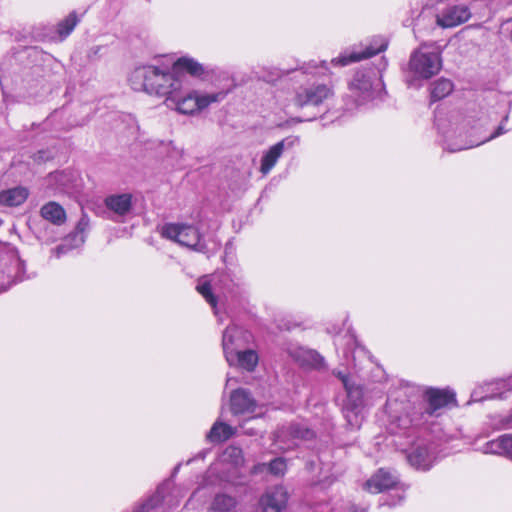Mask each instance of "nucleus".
Wrapping results in <instances>:
<instances>
[{
	"mask_svg": "<svg viewBox=\"0 0 512 512\" xmlns=\"http://www.w3.org/2000/svg\"><path fill=\"white\" fill-rule=\"evenodd\" d=\"M456 406V395L450 389L428 388L424 392V402L407 400L401 403L390 400V423L388 431L394 435H406L414 427L428 422L431 417H439L445 409Z\"/></svg>",
	"mask_w": 512,
	"mask_h": 512,
	"instance_id": "1",
	"label": "nucleus"
},
{
	"mask_svg": "<svg viewBox=\"0 0 512 512\" xmlns=\"http://www.w3.org/2000/svg\"><path fill=\"white\" fill-rule=\"evenodd\" d=\"M129 84L134 91L164 97L166 101L183 89V79L174 73L172 66L159 61L135 67L129 76Z\"/></svg>",
	"mask_w": 512,
	"mask_h": 512,
	"instance_id": "2",
	"label": "nucleus"
},
{
	"mask_svg": "<svg viewBox=\"0 0 512 512\" xmlns=\"http://www.w3.org/2000/svg\"><path fill=\"white\" fill-rule=\"evenodd\" d=\"M197 291L211 305L218 315V304L224 305L234 301L245 292V283L241 275L230 270H223L198 280Z\"/></svg>",
	"mask_w": 512,
	"mask_h": 512,
	"instance_id": "3",
	"label": "nucleus"
},
{
	"mask_svg": "<svg viewBox=\"0 0 512 512\" xmlns=\"http://www.w3.org/2000/svg\"><path fill=\"white\" fill-rule=\"evenodd\" d=\"M442 68L440 52L434 44L424 43L415 49L408 63V84L417 80H428L439 73Z\"/></svg>",
	"mask_w": 512,
	"mask_h": 512,
	"instance_id": "4",
	"label": "nucleus"
},
{
	"mask_svg": "<svg viewBox=\"0 0 512 512\" xmlns=\"http://www.w3.org/2000/svg\"><path fill=\"white\" fill-rule=\"evenodd\" d=\"M349 89L359 105L380 98L384 89L380 68L370 66L356 71Z\"/></svg>",
	"mask_w": 512,
	"mask_h": 512,
	"instance_id": "5",
	"label": "nucleus"
},
{
	"mask_svg": "<svg viewBox=\"0 0 512 512\" xmlns=\"http://www.w3.org/2000/svg\"><path fill=\"white\" fill-rule=\"evenodd\" d=\"M333 374L343 383L347 398L343 405V414L351 429L360 428L363 421V387L342 371L334 370Z\"/></svg>",
	"mask_w": 512,
	"mask_h": 512,
	"instance_id": "6",
	"label": "nucleus"
},
{
	"mask_svg": "<svg viewBox=\"0 0 512 512\" xmlns=\"http://www.w3.org/2000/svg\"><path fill=\"white\" fill-rule=\"evenodd\" d=\"M364 489L370 493H382L392 490L393 494L387 496L382 504L394 507L400 504L405 498V490L403 484L400 483L399 477L394 470L380 468L375 472L364 484Z\"/></svg>",
	"mask_w": 512,
	"mask_h": 512,
	"instance_id": "7",
	"label": "nucleus"
},
{
	"mask_svg": "<svg viewBox=\"0 0 512 512\" xmlns=\"http://www.w3.org/2000/svg\"><path fill=\"white\" fill-rule=\"evenodd\" d=\"M176 92L173 99L166 101L168 106H175L177 112L185 115H193L210 106L213 103L221 102L226 97V92L202 93L198 90H191L181 96Z\"/></svg>",
	"mask_w": 512,
	"mask_h": 512,
	"instance_id": "8",
	"label": "nucleus"
},
{
	"mask_svg": "<svg viewBox=\"0 0 512 512\" xmlns=\"http://www.w3.org/2000/svg\"><path fill=\"white\" fill-rule=\"evenodd\" d=\"M163 238L175 241L197 252L206 253L207 245L199 229L185 223H166L160 228Z\"/></svg>",
	"mask_w": 512,
	"mask_h": 512,
	"instance_id": "9",
	"label": "nucleus"
},
{
	"mask_svg": "<svg viewBox=\"0 0 512 512\" xmlns=\"http://www.w3.org/2000/svg\"><path fill=\"white\" fill-rule=\"evenodd\" d=\"M227 460H231L234 466L240 465L243 462L242 450L235 446L226 448L222 458L211 464L206 471L201 484L203 487L229 481V477L224 473L227 470L224 462Z\"/></svg>",
	"mask_w": 512,
	"mask_h": 512,
	"instance_id": "10",
	"label": "nucleus"
},
{
	"mask_svg": "<svg viewBox=\"0 0 512 512\" xmlns=\"http://www.w3.org/2000/svg\"><path fill=\"white\" fill-rule=\"evenodd\" d=\"M333 89L323 83H313L299 87L295 92L294 104L298 107L319 106L332 98Z\"/></svg>",
	"mask_w": 512,
	"mask_h": 512,
	"instance_id": "11",
	"label": "nucleus"
},
{
	"mask_svg": "<svg viewBox=\"0 0 512 512\" xmlns=\"http://www.w3.org/2000/svg\"><path fill=\"white\" fill-rule=\"evenodd\" d=\"M407 460L417 470H430L437 460L436 445L427 441L418 442L407 454Z\"/></svg>",
	"mask_w": 512,
	"mask_h": 512,
	"instance_id": "12",
	"label": "nucleus"
},
{
	"mask_svg": "<svg viewBox=\"0 0 512 512\" xmlns=\"http://www.w3.org/2000/svg\"><path fill=\"white\" fill-rule=\"evenodd\" d=\"M471 15L465 4H446L437 10L436 23L441 28H453L468 21Z\"/></svg>",
	"mask_w": 512,
	"mask_h": 512,
	"instance_id": "13",
	"label": "nucleus"
},
{
	"mask_svg": "<svg viewBox=\"0 0 512 512\" xmlns=\"http://www.w3.org/2000/svg\"><path fill=\"white\" fill-rule=\"evenodd\" d=\"M388 42L382 38L377 37L367 45L364 49L357 51H345L341 55L331 60V64L334 66H347L351 63L358 62L362 59L370 58L384 50H386Z\"/></svg>",
	"mask_w": 512,
	"mask_h": 512,
	"instance_id": "14",
	"label": "nucleus"
},
{
	"mask_svg": "<svg viewBox=\"0 0 512 512\" xmlns=\"http://www.w3.org/2000/svg\"><path fill=\"white\" fill-rule=\"evenodd\" d=\"M299 137L288 136L276 144L272 145L268 150L263 152L260 160L259 171L263 175H267L277 164L279 158L283 155L285 150H290L299 144Z\"/></svg>",
	"mask_w": 512,
	"mask_h": 512,
	"instance_id": "15",
	"label": "nucleus"
},
{
	"mask_svg": "<svg viewBox=\"0 0 512 512\" xmlns=\"http://www.w3.org/2000/svg\"><path fill=\"white\" fill-rule=\"evenodd\" d=\"M512 390V375L507 379H499L476 388L471 394V401L478 402L486 399L504 398Z\"/></svg>",
	"mask_w": 512,
	"mask_h": 512,
	"instance_id": "16",
	"label": "nucleus"
},
{
	"mask_svg": "<svg viewBox=\"0 0 512 512\" xmlns=\"http://www.w3.org/2000/svg\"><path fill=\"white\" fill-rule=\"evenodd\" d=\"M509 115V105L503 104L500 105L497 109L488 111L485 119L480 118L479 120L483 122V125L490 122L499 121V124L495 127V129L484 140H482L480 144L494 140L511 131V128L508 127ZM476 145H479V143Z\"/></svg>",
	"mask_w": 512,
	"mask_h": 512,
	"instance_id": "17",
	"label": "nucleus"
},
{
	"mask_svg": "<svg viewBox=\"0 0 512 512\" xmlns=\"http://www.w3.org/2000/svg\"><path fill=\"white\" fill-rule=\"evenodd\" d=\"M225 359L229 366H236L247 371H253L258 364V355L252 349L232 351L228 336L225 338Z\"/></svg>",
	"mask_w": 512,
	"mask_h": 512,
	"instance_id": "18",
	"label": "nucleus"
},
{
	"mask_svg": "<svg viewBox=\"0 0 512 512\" xmlns=\"http://www.w3.org/2000/svg\"><path fill=\"white\" fill-rule=\"evenodd\" d=\"M288 501L287 490L283 486L268 489L260 498L262 512H283Z\"/></svg>",
	"mask_w": 512,
	"mask_h": 512,
	"instance_id": "19",
	"label": "nucleus"
},
{
	"mask_svg": "<svg viewBox=\"0 0 512 512\" xmlns=\"http://www.w3.org/2000/svg\"><path fill=\"white\" fill-rule=\"evenodd\" d=\"M288 354L300 366L315 369L324 367V358L314 350L293 345L288 348Z\"/></svg>",
	"mask_w": 512,
	"mask_h": 512,
	"instance_id": "20",
	"label": "nucleus"
},
{
	"mask_svg": "<svg viewBox=\"0 0 512 512\" xmlns=\"http://www.w3.org/2000/svg\"><path fill=\"white\" fill-rule=\"evenodd\" d=\"M230 406L234 415H243L254 413L257 404L249 391L240 388L231 393Z\"/></svg>",
	"mask_w": 512,
	"mask_h": 512,
	"instance_id": "21",
	"label": "nucleus"
},
{
	"mask_svg": "<svg viewBox=\"0 0 512 512\" xmlns=\"http://www.w3.org/2000/svg\"><path fill=\"white\" fill-rule=\"evenodd\" d=\"M174 73L179 76L181 79L183 78L182 72H187L193 77H198L204 79L205 76L212 72V70L208 69L197 60L189 56H183L178 58L173 64H171Z\"/></svg>",
	"mask_w": 512,
	"mask_h": 512,
	"instance_id": "22",
	"label": "nucleus"
},
{
	"mask_svg": "<svg viewBox=\"0 0 512 512\" xmlns=\"http://www.w3.org/2000/svg\"><path fill=\"white\" fill-rule=\"evenodd\" d=\"M482 451L485 454L501 455L512 459V435L505 434L488 441L482 447Z\"/></svg>",
	"mask_w": 512,
	"mask_h": 512,
	"instance_id": "23",
	"label": "nucleus"
},
{
	"mask_svg": "<svg viewBox=\"0 0 512 512\" xmlns=\"http://www.w3.org/2000/svg\"><path fill=\"white\" fill-rule=\"evenodd\" d=\"M228 336L231 350L232 351H238L239 349H243L245 345L248 343L250 334L245 331L243 328L231 325L225 329L223 332V338H222V347L223 352L225 353V338Z\"/></svg>",
	"mask_w": 512,
	"mask_h": 512,
	"instance_id": "24",
	"label": "nucleus"
},
{
	"mask_svg": "<svg viewBox=\"0 0 512 512\" xmlns=\"http://www.w3.org/2000/svg\"><path fill=\"white\" fill-rule=\"evenodd\" d=\"M106 207L118 216L128 214L132 208V195L130 193L114 194L106 197Z\"/></svg>",
	"mask_w": 512,
	"mask_h": 512,
	"instance_id": "25",
	"label": "nucleus"
},
{
	"mask_svg": "<svg viewBox=\"0 0 512 512\" xmlns=\"http://www.w3.org/2000/svg\"><path fill=\"white\" fill-rule=\"evenodd\" d=\"M237 505L238 499L234 495L218 492L211 500L209 512H233Z\"/></svg>",
	"mask_w": 512,
	"mask_h": 512,
	"instance_id": "26",
	"label": "nucleus"
},
{
	"mask_svg": "<svg viewBox=\"0 0 512 512\" xmlns=\"http://www.w3.org/2000/svg\"><path fill=\"white\" fill-rule=\"evenodd\" d=\"M28 195V189L22 186L4 190L0 193V205L8 207L19 206L26 201Z\"/></svg>",
	"mask_w": 512,
	"mask_h": 512,
	"instance_id": "27",
	"label": "nucleus"
},
{
	"mask_svg": "<svg viewBox=\"0 0 512 512\" xmlns=\"http://www.w3.org/2000/svg\"><path fill=\"white\" fill-rule=\"evenodd\" d=\"M41 215L44 219L55 225H61L66 220L65 210L55 202H49L41 208Z\"/></svg>",
	"mask_w": 512,
	"mask_h": 512,
	"instance_id": "28",
	"label": "nucleus"
},
{
	"mask_svg": "<svg viewBox=\"0 0 512 512\" xmlns=\"http://www.w3.org/2000/svg\"><path fill=\"white\" fill-rule=\"evenodd\" d=\"M234 434V429L221 421H216L207 434V440L219 443L228 440Z\"/></svg>",
	"mask_w": 512,
	"mask_h": 512,
	"instance_id": "29",
	"label": "nucleus"
},
{
	"mask_svg": "<svg viewBox=\"0 0 512 512\" xmlns=\"http://www.w3.org/2000/svg\"><path fill=\"white\" fill-rule=\"evenodd\" d=\"M284 433H292V438L296 445H298L300 441H310L315 437L314 431L303 423H290L285 425Z\"/></svg>",
	"mask_w": 512,
	"mask_h": 512,
	"instance_id": "30",
	"label": "nucleus"
},
{
	"mask_svg": "<svg viewBox=\"0 0 512 512\" xmlns=\"http://www.w3.org/2000/svg\"><path fill=\"white\" fill-rule=\"evenodd\" d=\"M85 242V235L76 233L75 231L70 233L63 242L58 245L55 249L56 256L59 258L61 255L68 253L69 251L76 249L83 245Z\"/></svg>",
	"mask_w": 512,
	"mask_h": 512,
	"instance_id": "31",
	"label": "nucleus"
},
{
	"mask_svg": "<svg viewBox=\"0 0 512 512\" xmlns=\"http://www.w3.org/2000/svg\"><path fill=\"white\" fill-rule=\"evenodd\" d=\"M286 469V460L282 457H277L271 460L269 463H262L255 466L256 472H263L267 470L274 476H283L286 472Z\"/></svg>",
	"mask_w": 512,
	"mask_h": 512,
	"instance_id": "32",
	"label": "nucleus"
},
{
	"mask_svg": "<svg viewBox=\"0 0 512 512\" xmlns=\"http://www.w3.org/2000/svg\"><path fill=\"white\" fill-rule=\"evenodd\" d=\"M453 90V83L445 78L435 81L431 85V100L438 101L448 96Z\"/></svg>",
	"mask_w": 512,
	"mask_h": 512,
	"instance_id": "33",
	"label": "nucleus"
},
{
	"mask_svg": "<svg viewBox=\"0 0 512 512\" xmlns=\"http://www.w3.org/2000/svg\"><path fill=\"white\" fill-rule=\"evenodd\" d=\"M80 18L76 12H71L65 19L60 21L57 25V33L61 39H65L74 30L79 23Z\"/></svg>",
	"mask_w": 512,
	"mask_h": 512,
	"instance_id": "34",
	"label": "nucleus"
},
{
	"mask_svg": "<svg viewBox=\"0 0 512 512\" xmlns=\"http://www.w3.org/2000/svg\"><path fill=\"white\" fill-rule=\"evenodd\" d=\"M285 425L279 427L275 432V443L279 446L280 449L289 450L296 446L294 439L292 438V433H284Z\"/></svg>",
	"mask_w": 512,
	"mask_h": 512,
	"instance_id": "35",
	"label": "nucleus"
},
{
	"mask_svg": "<svg viewBox=\"0 0 512 512\" xmlns=\"http://www.w3.org/2000/svg\"><path fill=\"white\" fill-rule=\"evenodd\" d=\"M436 125H437L439 132L442 134V137H443L441 139V145L444 150H447L449 152H456V151H461L466 148L465 146H463V144L449 142L450 134L448 131L444 130V127L440 123L439 119H436Z\"/></svg>",
	"mask_w": 512,
	"mask_h": 512,
	"instance_id": "36",
	"label": "nucleus"
},
{
	"mask_svg": "<svg viewBox=\"0 0 512 512\" xmlns=\"http://www.w3.org/2000/svg\"><path fill=\"white\" fill-rule=\"evenodd\" d=\"M328 70L326 61L317 62L315 60L310 61L309 63L303 65L299 72L301 75H316V74H324L325 71Z\"/></svg>",
	"mask_w": 512,
	"mask_h": 512,
	"instance_id": "37",
	"label": "nucleus"
},
{
	"mask_svg": "<svg viewBox=\"0 0 512 512\" xmlns=\"http://www.w3.org/2000/svg\"><path fill=\"white\" fill-rule=\"evenodd\" d=\"M88 228H89V219L86 215H83L76 225L75 232L85 235Z\"/></svg>",
	"mask_w": 512,
	"mask_h": 512,
	"instance_id": "38",
	"label": "nucleus"
},
{
	"mask_svg": "<svg viewBox=\"0 0 512 512\" xmlns=\"http://www.w3.org/2000/svg\"><path fill=\"white\" fill-rule=\"evenodd\" d=\"M88 228H89V219L86 215H83L76 225L75 232L85 235Z\"/></svg>",
	"mask_w": 512,
	"mask_h": 512,
	"instance_id": "39",
	"label": "nucleus"
},
{
	"mask_svg": "<svg viewBox=\"0 0 512 512\" xmlns=\"http://www.w3.org/2000/svg\"><path fill=\"white\" fill-rule=\"evenodd\" d=\"M409 389H410L409 387H405V388H403V399H399V397H401V394H398V397H396V398H392V397L388 398V400H387V404H386V409H387V413H388V423H387V426L389 425L390 420H391V417H390V411H389V409H388V402H389L390 400H393V401H396V400H397V401H398V403H401V402H403V401L412 400L411 398H408V390H409Z\"/></svg>",
	"mask_w": 512,
	"mask_h": 512,
	"instance_id": "40",
	"label": "nucleus"
},
{
	"mask_svg": "<svg viewBox=\"0 0 512 512\" xmlns=\"http://www.w3.org/2000/svg\"><path fill=\"white\" fill-rule=\"evenodd\" d=\"M500 427L503 429H510L512 428V413L504 416L500 421Z\"/></svg>",
	"mask_w": 512,
	"mask_h": 512,
	"instance_id": "41",
	"label": "nucleus"
},
{
	"mask_svg": "<svg viewBox=\"0 0 512 512\" xmlns=\"http://www.w3.org/2000/svg\"><path fill=\"white\" fill-rule=\"evenodd\" d=\"M209 452H210V449L202 450V451H200V452L196 455L195 459H202V460H203V459H205V457L207 456V454H208Z\"/></svg>",
	"mask_w": 512,
	"mask_h": 512,
	"instance_id": "42",
	"label": "nucleus"
},
{
	"mask_svg": "<svg viewBox=\"0 0 512 512\" xmlns=\"http://www.w3.org/2000/svg\"><path fill=\"white\" fill-rule=\"evenodd\" d=\"M13 253L15 255V258H16V262H17V265L20 266L22 265V261L20 260L19 256H18V252L16 250L13 249Z\"/></svg>",
	"mask_w": 512,
	"mask_h": 512,
	"instance_id": "43",
	"label": "nucleus"
},
{
	"mask_svg": "<svg viewBox=\"0 0 512 512\" xmlns=\"http://www.w3.org/2000/svg\"><path fill=\"white\" fill-rule=\"evenodd\" d=\"M101 49H102V47H101V46H96V47H93V48L91 49V52H92L94 55H97V54L100 52V50H101Z\"/></svg>",
	"mask_w": 512,
	"mask_h": 512,
	"instance_id": "44",
	"label": "nucleus"
},
{
	"mask_svg": "<svg viewBox=\"0 0 512 512\" xmlns=\"http://www.w3.org/2000/svg\"><path fill=\"white\" fill-rule=\"evenodd\" d=\"M62 176V173H54V174H51L50 175V179H55L57 180L59 177Z\"/></svg>",
	"mask_w": 512,
	"mask_h": 512,
	"instance_id": "45",
	"label": "nucleus"
},
{
	"mask_svg": "<svg viewBox=\"0 0 512 512\" xmlns=\"http://www.w3.org/2000/svg\"><path fill=\"white\" fill-rule=\"evenodd\" d=\"M246 433L249 434V435L256 434V432L253 429L247 430Z\"/></svg>",
	"mask_w": 512,
	"mask_h": 512,
	"instance_id": "46",
	"label": "nucleus"
},
{
	"mask_svg": "<svg viewBox=\"0 0 512 512\" xmlns=\"http://www.w3.org/2000/svg\"><path fill=\"white\" fill-rule=\"evenodd\" d=\"M352 512H366V511L362 508H355Z\"/></svg>",
	"mask_w": 512,
	"mask_h": 512,
	"instance_id": "47",
	"label": "nucleus"
},
{
	"mask_svg": "<svg viewBox=\"0 0 512 512\" xmlns=\"http://www.w3.org/2000/svg\"><path fill=\"white\" fill-rule=\"evenodd\" d=\"M232 380H233V378H232V377H230V376H228V377H227V385H228Z\"/></svg>",
	"mask_w": 512,
	"mask_h": 512,
	"instance_id": "48",
	"label": "nucleus"
},
{
	"mask_svg": "<svg viewBox=\"0 0 512 512\" xmlns=\"http://www.w3.org/2000/svg\"><path fill=\"white\" fill-rule=\"evenodd\" d=\"M179 466H180V465H178V466H176V467H175V469H174V473H177V472H178V470H179Z\"/></svg>",
	"mask_w": 512,
	"mask_h": 512,
	"instance_id": "49",
	"label": "nucleus"
},
{
	"mask_svg": "<svg viewBox=\"0 0 512 512\" xmlns=\"http://www.w3.org/2000/svg\"><path fill=\"white\" fill-rule=\"evenodd\" d=\"M6 289H7V287H3V288L0 289V292L5 291Z\"/></svg>",
	"mask_w": 512,
	"mask_h": 512,
	"instance_id": "50",
	"label": "nucleus"
},
{
	"mask_svg": "<svg viewBox=\"0 0 512 512\" xmlns=\"http://www.w3.org/2000/svg\"><path fill=\"white\" fill-rule=\"evenodd\" d=\"M193 461V459H190L187 461V464H190Z\"/></svg>",
	"mask_w": 512,
	"mask_h": 512,
	"instance_id": "51",
	"label": "nucleus"
}]
</instances>
